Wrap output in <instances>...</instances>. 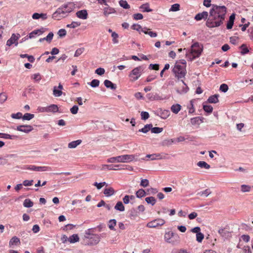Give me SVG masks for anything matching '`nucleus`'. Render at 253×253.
I'll return each instance as SVG.
<instances>
[{
  "label": "nucleus",
  "mask_w": 253,
  "mask_h": 253,
  "mask_svg": "<svg viewBox=\"0 0 253 253\" xmlns=\"http://www.w3.org/2000/svg\"><path fill=\"white\" fill-rule=\"evenodd\" d=\"M20 240L18 238H17V237H12L10 241H9V246L10 247H11L12 246H13V245H16L18 243H19L20 244Z\"/></svg>",
  "instance_id": "34"
},
{
  "label": "nucleus",
  "mask_w": 253,
  "mask_h": 253,
  "mask_svg": "<svg viewBox=\"0 0 253 253\" xmlns=\"http://www.w3.org/2000/svg\"><path fill=\"white\" fill-rule=\"evenodd\" d=\"M211 6L206 23V25L210 28L218 27L222 24L227 12L225 6L212 4Z\"/></svg>",
  "instance_id": "1"
},
{
  "label": "nucleus",
  "mask_w": 253,
  "mask_h": 253,
  "mask_svg": "<svg viewBox=\"0 0 253 253\" xmlns=\"http://www.w3.org/2000/svg\"><path fill=\"white\" fill-rule=\"evenodd\" d=\"M172 72L175 76L178 79H181L185 77L186 70L184 66H181L179 63L176 62L172 69Z\"/></svg>",
  "instance_id": "4"
},
{
  "label": "nucleus",
  "mask_w": 253,
  "mask_h": 253,
  "mask_svg": "<svg viewBox=\"0 0 253 253\" xmlns=\"http://www.w3.org/2000/svg\"><path fill=\"white\" fill-rule=\"evenodd\" d=\"M11 117L13 119H20L21 118H22V114L20 112H18L16 114H12Z\"/></svg>",
  "instance_id": "56"
},
{
  "label": "nucleus",
  "mask_w": 253,
  "mask_h": 253,
  "mask_svg": "<svg viewBox=\"0 0 253 253\" xmlns=\"http://www.w3.org/2000/svg\"><path fill=\"white\" fill-rule=\"evenodd\" d=\"M53 35H54L52 32H50L48 34V35L46 37H45V41H46L47 42L50 43L53 39Z\"/></svg>",
  "instance_id": "57"
},
{
  "label": "nucleus",
  "mask_w": 253,
  "mask_h": 253,
  "mask_svg": "<svg viewBox=\"0 0 253 253\" xmlns=\"http://www.w3.org/2000/svg\"><path fill=\"white\" fill-rule=\"evenodd\" d=\"M181 106L179 104H176L172 105L171 107V110L173 113L177 114L181 110Z\"/></svg>",
  "instance_id": "28"
},
{
  "label": "nucleus",
  "mask_w": 253,
  "mask_h": 253,
  "mask_svg": "<svg viewBox=\"0 0 253 253\" xmlns=\"http://www.w3.org/2000/svg\"><path fill=\"white\" fill-rule=\"evenodd\" d=\"M107 162L110 163H119V156L111 157L107 160Z\"/></svg>",
  "instance_id": "54"
},
{
  "label": "nucleus",
  "mask_w": 253,
  "mask_h": 253,
  "mask_svg": "<svg viewBox=\"0 0 253 253\" xmlns=\"http://www.w3.org/2000/svg\"><path fill=\"white\" fill-rule=\"evenodd\" d=\"M16 129L18 131L28 133L31 131L33 128L30 125H20L17 126Z\"/></svg>",
  "instance_id": "11"
},
{
  "label": "nucleus",
  "mask_w": 253,
  "mask_h": 253,
  "mask_svg": "<svg viewBox=\"0 0 253 253\" xmlns=\"http://www.w3.org/2000/svg\"><path fill=\"white\" fill-rule=\"evenodd\" d=\"M140 8L142 9V12H151L152 11V9L150 8L149 4L148 3H145L144 4H142L140 6Z\"/></svg>",
  "instance_id": "26"
},
{
  "label": "nucleus",
  "mask_w": 253,
  "mask_h": 253,
  "mask_svg": "<svg viewBox=\"0 0 253 253\" xmlns=\"http://www.w3.org/2000/svg\"><path fill=\"white\" fill-rule=\"evenodd\" d=\"M211 193L210 190L209 189H206L205 190L202 191V192H201L200 193H198V195L202 196H205L206 197H207Z\"/></svg>",
  "instance_id": "58"
},
{
  "label": "nucleus",
  "mask_w": 253,
  "mask_h": 253,
  "mask_svg": "<svg viewBox=\"0 0 253 253\" xmlns=\"http://www.w3.org/2000/svg\"><path fill=\"white\" fill-rule=\"evenodd\" d=\"M62 12V11L61 9L58 8L56 11L53 13L52 15V18L57 20H59L62 18L65 17L66 15H63Z\"/></svg>",
  "instance_id": "14"
},
{
  "label": "nucleus",
  "mask_w": 253,
  "mask_h": 253,
  "mask_svg": "<svg viewBox=\"0 0 253 253\" xmlns=\"http://www.w3.org/2000/svg\"><path fill=\"white\" fill-rule=\"evenodd\" d=\"M180 5L178 3H175L171 5L169 11H177L179 10Z\"/></svg>",
  "instance_id": "51"
},
{
  "label": "nucleus",
  "mask_w": 253,
  "mask_h": 253,
  "mask_svg": "<svg viewBox=\"0 0 253 253\" xmlns=\"http://www.w3.org/2000/svg\"><path fill=\"white\" fill-rule=\"evenodd\" d=\"M0 137L4 139H13L17 137V136L14 135H9L6 133H0Z\"/></svg>",
  "instance_id": "32"
},
{
  "label": "nucleus",
  "mask_w": 253,
  "mask_h": 253,
  "mask_svg": "<svg viewBox=\"0 0 253 253\" xmlns=\"http://www.w3.org/2000/svg\"><path fill=\"white\" fill-rule=\"evenodd\" d=\"M204 238V235L201 232L198 233V234H196V240L197 242H198L199 243L202 242Z\"/></svg>",
  "instance_id": "53"
},
{
  "label": "nucleus",
  "mask_w": 253,
  "mask_h": 253,
  "mask_svg": "<svg viewBox=\"0 0 253 253\" xmlns=\"http://www.w3.org/2000/svg\"><path fill=\"white\" fill-rule=\"evenodd\" d=\"M163 130L162 127H154L151 128V132L154 133H159Z\"/></svg>",
  "instance_id": "52"
},
{
  "label": "nucleus",
  "mask_w": 253,
  "mask_h": 253,
  "mask_svg": "<svg viewBox=\"0 0 253 253\" xmlns=\"http://www.w3.org/2000/svg\"><path fill=\"white\" fill-rule=\"evenodd\" d=\"M95 73L98 75L101 76L105 73V70L102 68H98L95 71Z\"/></svg>",
  "instance_id": "62"
},
{
  "label": "nucleus",
  "mask_w": 253,
  "mask_h": 253,
  "mask_svg": "<svg viewBox=\"0 0 253 253\" xmlns=\"http://www.w3.org/2000/svg\"><path fill=\"white\" fill-rule=\"evenodd\" d=\"M203 109L205 112L209 113H211L212 112L213 108L211 105H204Z\"/></svg>",
  "instance_id": "46"
},
{
  "label": "nucleus",
  "mask_w": 253,
  "mask_h": 253,
  "mask_svg": "<svg viewBox=\"0 0 253 253\" xmlns=\"http://www.w3.org/2000/svg\"><path fill=\"white\" fill-rule=\"evenodd\" d=\"M219 95L218 94H214L213 95H212L208 99V102L210 103H216L218 102V97Z\"/></svg>",
  "instance_id": "25"
},
{
  "label": "nucleus",
  "mask_w": 253,
  "mask_h": 253,
  "mask_svg": "<svg viewBox=\"0 0 253 253\" xmlns=\"http://www.w3.org/2000/svg\"><path fill=\"white\" fill-rule=\"evenodd\" d=\"M115 191L114 189L112 187H110L108 188H105L104 191V194L106 196H110L113 195L114 194Z\"/></svg>",
  "instance_id": "30"
},
{
  "label": "nucleus",
  "mask_w": 253,
  "mask_h": 253,
  "mask_svg": "<svg viewBox=\"0 0 253 253\" xmlns=\"http://www.w3.org/2000/svg\"><path fill=\"white\" fill-rule=\"evenodd\" d=\"M240 48L241 49V54L242 55L246 54L249 52V50L245 44H242Z\"/></svg>",
  "instance_id": "37"
},
{
  "label": "nucleus",
  "mask_w": 253,
  "mask_h": 253,
  "mask_svg": "<svg viewBox=\"0 0 253 253\" xmlns=\"http://www.w3.org/2000/svg\"><path fill=\"white\" fill-rule=\"evenodd\" d=\"M218 232L222 237H225L227 234H229L228 231L225 230L224 229H219Z\"/></svg>",
  "instance_id": "63"
},
{
  "label": "nucleus",
  "mask_w": 253,
  "mask_h": 253,
  "mask_svg": "<svg viewBox=\"0 0 253 253\" xmlns=\"http://www.w3.org/2000/svg\"><path fill=\"white\" fill-rule=\"evenodd\" d=\"M141 119L146 120L149 118V114L147 112L142 111L141 113Z\"/></svg>",
  "instance_id": "60"
},
{
  "label": "nucleus",
  "mask_w": 253,
  "mask_h": 253,
  "mask_svg": "<svg viewBox=\"0 0 253 253\" xmlns=\"http://www.w3.org/2000/svg\"><path fill=\"white\" fill-rule=\"evenodd\" d=\"M34 117V115L30 113H26L24 115V116H22V119L23 120H31Z\"/></svg>",
  "instance_id": "40"
},
{
  "label": "nucleus",
  "mask_w": 253,
  "mask_h": 253,
  "mask_svg": "<svg viewBox=\"0 0 253 253\" xmlns=\"http://www.w3.org/2000/svg\"><path fill=\"white\" fill-rule=\"evenodd\" d=\"M105 86L107 88H110L113 90L116 89L117 88L116 85L112 83L110 81L106 80L104 82Z\"/></svg>",
  "instance_id": "21"
},
{
  "label": "nucleus",
  "mask_w": 253,
  "mask_h": 253,
  "mask_svg": "<svg viewBox=\"0 0 253 253\" xmlns=\"http://www.w3.org/2000/svg\"><path fill=\"white\" fill-rule=\"evenodd\" d=\"M144 70L143 66H139L134 68L128 75L130 81L133 82L137 80L141 76Z\"/></svg>",
  "instance_id": "3"
},
{
  "label": "nucleus",
  "mask_w": 253,
  "mask_h": 253,
  "mask_svg": "<svg viewBox=\"0 0 253 253\" xmlns=\"http://www.w3.org/2000/svg\"><path fill=\"white\" fill-rule=\"evenodd\" d=\"M120 6L125 9H128L130 7L129 5L127 3V1L124 0H121L119 1Z\"/></svg>",
  "instance_id": "41"
},
{
  "label": "nucleus",
  "mask_w": 253,
  "mask_h": 253,
  "mask_svg": "<svg viewBox=\"0 0 253 253\" xmlns=\"http://www.w3.org/2000/svg\"><path fill=\"white\" fill-rule=\"evenodd\" d=\"M251 187L249 185H242L241 186V190L243 192H247L250 191Z\"/></svg>",
  "instance_id": "45"
},
{
  "label": "nucleus",
  "mask_w": 253,
  "mask_h": 253,
  "mask_svg": "<svg viewBox=\"0 0 253 253\" xmlns=\"http://www.w3.org/2000/svg\"><path fill=\"white\" fill-rule=\"evenodd\" d=\"M209 17L208 12L207 11H203L201 13H199L195 16V19L197 21H200L202 19H208Z\"/></svg>",
  "instance_id": "16"
},
{
  "label": "nucleus",
  "mask_w": 253,
  "mask_h": 253,
  "mask_svg": "<svg viewBox=\"0 0 253 253\" xmlns=\"http://www.w3.org/2000/svg\"><path fill=\"white\" fill-rule=\"evenodd\" d=\"M74 7L75 6L74 4L73 3L69 2L62 5L61 7H59L58 9H60L62 11V14L66 16L67 15V14L72 11Z\"/></svg>",
  "instance_id": "7"
},
{
  "label": "nucleus",
  "mask_w": 253,
  "mask_h": 253,
  "mask_svg": "<svg viewBox=\"0 0 253 253\" xmlns=\"http://www.w3.org/2000/svg\"><path fill=\"white\" fill-rule=\"evenodd\" d=\"M203 49L202 44L198 42L193 43L191 46L190 49L186 52V57L190 61H192L196 58L199 57Z\"/></svg>",
  "instance_id": "2"
},
{
  "label": "nucleus",
  "mask_w": 253,
  "mask_h": 253,
  "mask_svg": "<svg viewBox=\"0 0 253 253\" xmlns=\"http://www.w3.org/2000/svg\"><path fill=\"white\" fill-rule=\"evenodd\" d=\"M66 31L64 29H62L58 31L57 34L60 38H63L66 36Z\"/></svg>",
  "instance_id": "59"
},
{
  "label": "nucleus",
  "mask_w": 253,
  "mask_h": 253,
  "mask_svg": "<svg viewBox=\"0 0 253 253\" xmlns=\"http://www.w3.org/2000/svg\"><path fill=\"white\" fill-rule=\"evenodd\" d=\"M92 228L88 229L87 230L85 231L84 238L87 239H89L92 236V235L94 234L92 233Z\"/></svg>",
  "instance_id": "38"
},
{
  "label": "nucleus",
  "mask_w": 253,
  "mask_h": 253,
  "mask_svg": "<svg viewBox=\"0 0 253 253\" xmlns=\"http://www.w3.org/2000/svg\"><path fill=\"white\" fill-rule=\"evenodd\" d=\"M26 169L36 171H45L49 170L50 169V168L46 166H42V167H40V166H36L34 165L29 166H27L26 168Z\"/></svg>",
  "instance_id": "9"
},
{
  "label": "nucleus",
  "mask_w": 253,
  "mask_h": 253,
  "mask_svg": "<svg viewBox=\"0 0 253 253\" xmlns=\"http://www.w3.org/2000/svg\"><path fill=\"white\" fill-rule=\"evenodd\" d=\"M7 96L5 93H0V103H3L7 100Z\"/></svg>",
  "instance_id": "61"
},
{
  "label": "nucleus",
  "mask_w": 253,
  "mask_h": 253,
  "mask_svg": "<svg viewBox=\"0 0 253 253\" xmlns=\"http://www.w3.org/2000/svg\"><path fill=\"white\" fill-rule=\"evenodd\" d=\"M100 82L96 79H93L90 83H88L92 87H96L99 86Z\"/></svg>",
  "instance_id": "44"
},
{
  "label": "nucleus",
  "mask_w": 253,
  "mask_h": 253,
  "mask_svg": "<svg viewBox=\"0 0 253 253\" xmlns=\"http://www.w3.org/2000/svg\"><path fill=\"white\" fill-rule=\"evenodd\" d=\"M149 180L147 179H142L140 182V186L143 187H146L149 185Z\"/></svg>",
  "instance_id": "55"
},
{
  "label": "nucleus",
  "mask_w": 253,
  "mask_h": 253,
  "mask_svg": "<svg viewBox=\"0 0 253 253\" xmlns=\"http://www.w3.org/2000/svg\"><path fill=\"white\" fill-rule=\"evenodd\" d=\"M153 126L152 125V124H147V125H146L144 127H143L141 129H140L139 130V132H143V133H147V132H148L150 130H151V128H152V127Z\"/></svg>",
  "instance_id": "31"
},
{
  "label": "nucleus",
  "mask_w": 253,
  "mask_h": 253,
  "mask_svg": "<svg viewBox=\"0 0 253 253\" xmlns=\"http://www.w3.org/2000/svg\"><path fill=\"white\" fill-rule=\"evenodd\" d=\"M44 32L43 28L33 31L29 35V38L32 39L35 37L36 35H40Z\"/></svg>",
  "instance_id": "19"
},
{
  "label": "nucleus",
  "mask_w": 253,
  "mask_h": 253,
  "mask_svg": "<svg viewBox=\"0 0 253 253\" xmlns=\"http://www.w3.org/2000/svg\"><path fill=\"white\" fill-rule=\"evenodd\" d=\"M117 221L115 219H111L108 223V227L111 230H115V226L116 225Z\"/></svg>",
  "instance_id": "33"
},
{
  "label": "nucleus",
  "mask_w": 253,
  "mask_h": 253,
  "mask_svg": "<svg viewBox=\"0 0 253 253\" xmlns=\"http://www.w3.org/2000/svg\"><path fill=\"white\" fill-rule=\"evenodd\" d=\"M119 163H129L133 161H137V157L134 155H124L119 156Z\"/></svg>",
  "instance_id": "6"
},
{
  "label": "nucleus",
  "mask_w": 253,
  "mask_h": 253,
  "mask_svg": "<svg viewBox=\"0 0 253 253\" xmlns=\"http://www.w3.org/2000/svg\"><path fill=\"white\" fill-rule=\"evenodd\" d=\"M20 56L21 58L26 57V58H28V60L30 62H33L35 61V58L32 55H29L27 54H21Z\"/></svg>",
  "instance_id": "43"
},
{
  "label": "nucleus",
  "mask_w": 253,
  "mask_h": 253,
  "mask_svg": "<svg viewBox=\"0 0 253 253\" xmlns=\"http://www.w3.org/2000/svg\"><path fill=\"white\" fill-rule=\"evenodd\" d=\"M111 36L113 38V42L114 43H117L119 42V41L118 40V38L119 37V35L116 32H112V34L111 35Z\"/></svg>",
  "instance_id": "49"
},
{
  "label": "nucleus",
  "mask_w": 253,
  "mask_h": 253,
  "mask_svg": "<svg viewBox=\"0 0 253 253\" xmlns=\"http://www.w3.org/2000/svg\"><path fill=\"white\" fill-rule=\"evenodd\" d=\"M63 89V85L59 83L58 86L57 87L54 86L53 89V94L55 97H60L62 94L63 92L62 90Z\"/></svg>",
  "instance_id": "12"
},
{
  "label": "nucleus",
  "mask_w": 253,
  "mask_h": 253,
  "mask_svg": "<svg viewBox=\"0 0 253 253\" xmlns=\"http://www.w3.org/2000/svg\"><path fill=\"white\" fill-rule=\"evenodd\" d=\"M165 223V221L161 218H158L148 222L147 226L149 228H155L159 226H162Z\"/></svg>",
  "instance_id": "8"
},
{
  "label": "nucleus",
  "mask_w": 253,
  "mask_h": 253,
  "mask_svg": "<svg viewBox=\"0 0 253 253\" xmlns=\"http://www.w3.org/2000/svg\"><path fill=\"white\" fill-rule=\"evenodd\" d=\"M115 209L120 211H123L125 210V207L123 205L122 202L120 201L117 203L116 206H115Z\"/></svg>",
  "instance_id": "29"
},
{
  "label": "nucleus",
  "mask_w": 253,
  "mask_h": 253,
  "mask_svg": "<svg viewBox=\"0 0 253 253\" xmlns=\"http://www.w3.org/2000/svg\"><path fill=\"white\" fill-rule=\"evenodd\" d=\"M90 241L87 244L88 245H95L98 244L100 241V237L98 234H94L89 239Z\"/></svg>",
  "instance_id": "13"
},
{
  "label": "nucleus",
  "mask_w": 253,
  "mask_h": 253,
  "mask_svg": "<svg viewBox=\"0 0 253 253\" xmlns=\"http://www.w3.org/2000/svg\"><path fill=\"white\" fill-rule=\"evenodd\" d=\"M136 195L137 197L142 198L145 196L146 192L143 189H140L136 192Z\"/></svg>",
  "instance_id": "42"
},
{
  "label": "nucleus",
  "mask_w": 253,
  "mask_h": 253,
  "mask_svg": "<svg viewBox=\"0 0 253 253\" xmlns=\"http://www.w3.org/2000/svg\"><path fill=\"white\" fill-rule=\"evenodd\" d=\"M174 142V140L172 139H166L163 141L162 144L163 146H169L172 144Z\"/></svg>",
  "instance_id": "50"
},
{
  "label": "nucleus",
  "mask_w": 253,
  "mask_h": 253,
  "mask_svg": "<svg viewBox=\"0 0 253 253\" xmlns=\"http://www.w3.org/2000/svg\"><path fill=\"white\" fill-rule=\"evenodd\" d=\"M80 238L78 234H73L69 237L68 241L70 243H75L79 241Z\"/></svg>",
  "instance_id": "24"
},
{
  "label": "nucleus",
  "mask_w": 253,
  "mask_h": 253,
  "mask_svg": "<svg viewBox=\"0 0 253 253\" xmlns=\"http://www.w3.org/2000/svg\"><path fill=\"white\" fill-rule=\"evenodd\" d=\"M78 110V106L77 105H74L70 109V111L72 114L75 115L77 114Z\"/></svg>",
  "instance_id": "64"
},
{
  "label": "nucleus",
  "mask_w": 253,
  "mask_h": 253,
  "mask_svg": "<svg viewBox=\"0 0 253 253\" xmlns=\"http://www.w3.org/2000/svg\"><path fill=\"white\" fill-rule=\"evenodd\" d=\"M81 23L79 22H72L71 24H68L67 25V27L71 28H75L79 26H80Z\"/></svg>",
  "instance_id": "47"
},
{
  "label": "nucleus",
  "mask_w": 253,
  "mask_h": 253,
  "mask_svg": "<svg viewBox=\"0 0 253 253\" xmlns=\"http://www.w3.org/2000/svg\"><path fill=\"white\" fill-rule=\"evenodd\" d=\"M146 158H149L151 160H160L163 158L160 154H148L146 156Z\"/></svg>",
  "instance_id": "20"
},
{
  "label": "nucleus",
  "mask_w": 253,
  "mask_h": 253,
  "mask_svg": "<svg viewBox=\"0 0 253 253\" xmlns=\"http://www.w3.org/2000/svg\"><path fill=\"white\" fill-rule=\"evenodd\" d=\"M203 118L196 117L191 119V123L192 125H200L203 122Z\"/></svg>",
  "instance_id": "18"
},
{
  "label": "nucleus",
  "mask_w": 253,
  "mask_h": 253,
  "mask_svg": "<svg viewBox=\"0 0 253 253\" xmlns=\"http://www.w3.org/2000/svg\"><path fill=\"white\" fill-rule=\"evenodd\" d=\"M145 201L148 204H150L152 206L154 205L156 203V199L153 197H149L145 198Z\"/></svg>",
  "instance_id": "39"
},
{
  "label": "nucleus",
  "mask_w": 253,
  "mask_h": 253,
  "mask_svg": "<svg viewBox=\"0 0 253 253\" xmlns=\"http://www.w3.org/2000/svg\"><path fill=\"white\" fill-rule=\"evenodd\" d=\"M76 16L80 19L85 20L87 18L88 13L85 9L78 11L76 13Z\"/></svg>",
  "instance_id": "15"
},
{
  "label": "nucleus",
  "mask_w": 253,
  "mask_h": 253,
  "mask_svg": "<svg viewBox=\"0 0 253 253\" xmlns=\"http://www.w3.org/2000/svg\"><path fill=\"white\" fill-rule=\"evenodd\" d=\"M158 115L163 119H166L170 115V112L168 110L160 109L158 110Z\"/></svg>",
  "instance_id": "17"
},
{
  "label": "nucleus",
  "mask_w": 253,
  "mask_h": 253,
  "mask_svg": "<svg viewBox=\"0 0 253 253\" xmlns=\"http://www.w3.org/2000/svg\"><path fill=\"white\" fill-rule=\"evenodd\" d=\"M116 12L115 10L112 7L107 6L104 8V14L105 16H107L110 14L114 13Z\"/></svg>",
  "instance_id": "23"
},
{
  "label": "nucleus",
  "mask_w": 253,
  "mask_h": 253,
  "mask_svg": "<svg viewBox=\"0 0 253 253\" xmlns=\"http://www.w3.org/2000/svg\"><path fill=\"white\" fill-rule=\"evenodd\" d=\"M198 166L200 168H204L206 169H209L211 167L210 165L208 164L206 162L204 161H200L197 163Z\"/></svg>",
  "instance_id": "35"
},
{
  "label": "nucleus",
  "mask_w": 253,
  "mask_h": 253,
  "mask_svg": "<svg viewBox=\"0 0 253 253\" xmlns=\"http://www.w3.org/2000/svg\"><path fill=\"white\" fill-rule=\"evenodd\" d=\"M82 142L81 140H77L76 141H73L71 142H70L68 144V147L69 148H76L78 145H80Z\"/></svg>",
  "instance_id": "27"
},
{
  "label": "nucleus",
  "mask_w": 253,
  "mask_h": 253,
  "mask_svg": "<svg viewBox=\"0 0 253 253\" xmlns=\"http://www.w3.org/2000/svg\"><path fill=\"white\" fill-rule=\"evenodd\" d=\"M108 169L109 170H117L118 169L116 168H113V165H103L102 166V168L101 169V170H104L105 169Z\"/></svg>",
  "instance_id": "48"
},
{
  "label": "nucleus",
  "mask_w": 253,
  "mask_h": 253,
  "mask_svg": "<svg viewBox=\"0 0 253 253\" xmlns=\"http://www.w3.org/2000/svg\"><path fill=\"white\" fill-rule=\"evenodd\" d=\"M20 37V35L19 34H17V35L13 34L11 35V38L7 40L6 42V45L10 46L12 44H15V46H17L18 44L17 40L19 39Z\"/></svg>",
  "instance_id": "10"
},
{
  "label": "nucleus",
  "mask_w": 253,
  "mask_h": 253,
  "mask_svg": "<svg viewBox=\"0 0 253 253\" xmlns=\"http://www.w3.org/2000/svg\"><path fill=\"white\" fill-rule=\"evenodd\" d=\"M58 111V107L56 105L52 104L45 109L46 112H57Z\"/></svg>",
  "instance_id": "22"
},
{
  "label": "nucleus",
  "mask_w": 253,
  "mask_h": 253,
  "mask_svg": "<svg viewBox=\"0 0 253 253\" xmlns=\"http://www.w3.org/2000/svg\"><path fill=\"white\" fill-rule=\"evenodd\" d=\"M179 236L177 234H174L170 231L167 232L165 233L164 239L166 242L174 245L179 241Z\"/></svg>",
  "instance_id": "5"
},
{
  "label": "nucleus",
  "mask_w": 253,
  "mask_h": 253,
  "mask_svg": "<svg viewBox=\"0 0 253 253\" xmlns=\"http://www.w3.org/2000/svg\"><path fill=\"white\" fill-rule=\"evenodd\" d=\"M33 202L29 199H26L24 201L23 206L26 208H31L33 206Z\"/></svg>",
  "instance_id": "36"
}]
</instances>
